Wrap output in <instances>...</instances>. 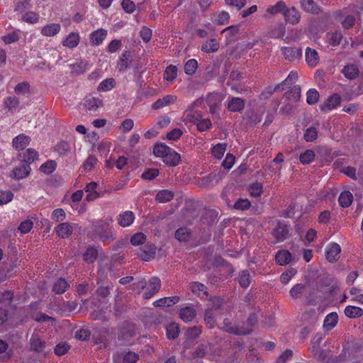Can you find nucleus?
Listing matches in <instances>:
<instances>
[{"label":"nucleus","instance_id":"obj_4","mask_svg":"<svg viewBox=\"0 0 363 363\" xmlns=\"http://www.w3.org/2000/svg\"><path fill=\"white\" fill-rule=\"evenodd\" d=\"M160 158L166 166L173 167L177 166L181 161V155L164 143L160 142Z\"/></svg>","mask_w":363,"mask_h":363},{"label":"nucleus","instance_id":"obj_2","mask_svg":"<svg viewBox=\"0 0 363 363\" xmlns=\"http://www.w3.org/2000/svg\"><path fill=\"white\" fill-rule=\"evenodd\" d=\"M111 221V218L93 221L91 223L92 238H98L104 242L114 240L113 228L109 225Z\"/></svg>","mask_w":363,"mask_h":363},{"label":"nucleus","instance_id":"obj_7","mask_svg":"<svg viewBox=\"0 0 363 363\" xmlns=\"http://www.w3.org/2000/svg\"><path fill=\"white\" fill-rule=\"evenodd\" d=\"M31 171L28 164L23 163L21 166L15 167L10 174V177L16 180H21L28 177Z\"/></svg>","mask_w":363,"mask_h":363},{"label":"nucleus","instance_id":"obj_53","mask_svg":"<svg viewBox=\"0 0 363 363\" xmlns=\"http://www.w3.org/2000/svg\"><path fill=\"white\" fill-rule=\"evenodd\" d=\"M116 86V82L113 78H108L102 81L97 90L99 91H107L112 89Z\"/></svg>","mask_w":363,"mask_h":363},{"label":"nucleus","instance_id":"obj_24","mask_svg":"<svg viewBox=\"0 0 363 363\" xmlns=\"http://www.w3.org/2000/svg\"><path fill=\"white\" fill-rule=\"evenodd\" d=\"M61 29L59 23H50L43 26L41 29V34L44 36H54L57 34Z\"/></svg>","mask_w":363,"mask_h":363},{"label":"nucleus","instance_id":"obj_1","mask_svg":"<svg viewBox=\"0 0 363 363\" xmlns=\"http://www.w3.org/2000/svg\"><path fill=\"white\" fill-rule=\"evenodd\" d=\"M203 102V99L202 98L196 99L186 111L188 120L196 125L197 130L200 132L208 130L212 125L211 121L209 118H202L201 111H194V108L196 106L201 105Z\"/></svg>","mask_w":363,"mask_h":363},{"label":"nucleus","instance_id":"obj_43","mask_svg":"<svg viewBox=\"0 0 363 363\" xmlns=\"http://www.w3.org/2000/svg\"><path fill=\"white\" fill-rule=\"evenodd\" d=\"M98 257V251L94 247H89L83 254V259L88 263H93Z\"/></svg>","mask_w":363,"mask_h":363},{"label":"nucleus","instance_id":"obj_54","mask_svg":"<svg viewBox=\"0 0 363 363\" xmlns=\"http://www.w3.org/2000/svg\"><path fill=\"white\" fill-rule=\"evenodd\" d=\"M57 167V163L54 160H48L40 167V170L45 174L52 173Z\"/></svg>","mask_w":363,"mask_h":363},{"label":"nucleus","instance_id":"obj_44","mask_svg":"<svg viewBox=\"0 0 363 363\" xmlns=\"http://www.w3.org/2000/svg\"><path fill=\"white\" fill-rule=\"evenodd\" d=\"M239 284L242 288H247L250 284V274L248 270L240 272L238 277Z\"/></svg>","mask_w":363,"mask_h":363},{"label":"nucleus","instance_id":"obj_55","mask_svg":"<svg viewBox=\"0 0 363 363\" xmlns=\"http://www.w3.org/2000/svg\"><path fill=\"white\" fill-rule=\"evenodd\" d=\"M30 84L28 82L18 83L14 88V91L17 95H25L30 92Z\"/></svg>","mask_w":363,"mask_h":363},{"label":"nucleus","instance_id":"obj_12","mask_svg":"<svg viewBox=\"0 0 363 363\" xmlns=\"http://www.w3.org/2000/svg\"><path fill=\"white\" fill-rule=\"evenodd\" d=\"M275 261L280 266H284L291 261V255L287 250H280L275 255Z\"/></svg>","mask_w":363,"mask_h":363},{"label":"nucleus","instance_id":"obj_56","mask_svg":"<svg viewBox=\"0 0 363 363\" xmlns=\"http://www.w3.org/2000/svg\"><path fill=\"white\" fill-rule=\"evenodd\" d=\"M297 273L296 269L294 268H289L284 272L280 276V281L283 284H287L291 278Z\"/></svg>","mask_w":363,"mask_h":363},{"label":"nucleus","instance_id":"obj_48","mask_svg":"<svg viewBox=\"0 0 363 363\" xmlns=\"http://www.w3.org/2000/svg\"><path fill=\"white\" fill-rule=\"evenodd\" d=\"M318 134L316 128L309 127L305 130L303 139L308 143L313 142L318 138Z\"/></svg>","mask_w":363,"mask_h":363},{"label":"nucleus","instance_id":"obj_13","mask_svg":"<svg viewBox=\"0 0 363 363\" xmlns=\"http://www.w3.org/2000/svg\"><path fill=\"white\" fill-rule=\"evenodd\" d=\"M55 230L60 238L65 239L72 235L73 228L69 223H62L55 228Z\"/></svg>","mask_w":363,"mask_h":363},{"label":"nucleus","instance_id":"obj_61","mask_svg":"<svg viewBox=\"0 0 363 363\" xmlns=\"http://www.w3.org/2000/svg\"><path fill=\"white\" fill-rule=\"evenodd\" d=\"M202 333V327L200 325L190 328L186 332V336L188 339H196Z\"/></svg>","mask_w":363,"mask_h":363},{"label":"nucleus","instance_id":"obj_50","mask_svg":"<svg viewBox=\"0 0 363 363\" xmlns=\"http://www.w3.org/2000/svg\"><path fill=\"white\" fill-rule=\"evenodd\" d=\"M38 159V152L33 148H28L26 150V152L24 155L23 162L28 164V165L30 166V164L32 162L37 160Z\"/></svg>","mask_w":363,"mask_h":363},{"label":"nucleus","instance_id":"obj_41","mask_svg":"<svg viewBox=\"0 0 363 363\" xmlns=\"http://www.w3.org/2000/svg\"><path fill=\"white\" fill-rule=\"evenodd\" d=\"M69 284L67 281L63 278L58 279L53 284L52 291L57 294H60L66 291Z\"/></svg>","mask_w":363,"mask_h":363},{"label":"nucleus","instance_id":"obj_64","mask_svg":"<svg viewBox=\"0 0 363 363\" xmlns=\"http://www.w3.org/2000/svg\"><path fill=\"white\" fill-rule=\"evenodd\" d=\"M22 20L28 23H35L39 20V15L35 12L28 11L23 15Z\"/></svg>","mask_w":363,"mask_h":363},{"label":"nucleus","instance_id":"obj_34","mask_svg":"<svg viewBox=\"0 0 363 363\" xmlns=\"http://www.w3.org/2000/svg\"><path fill=\"white\" fill-rule=\"evenodd\" d=\"M159 287V279L157 277L152 278L150 281V286L145 291L143 297L145 299L150 298L157 291Z\"/></svg>","mask_w":363,"mask_h":363},{"label":"nucleus","instance_id":"obj_37","mask_svg":"<svg viewBox=\"0 0 363 363\" xmlns=\"http://www.w3.org/2000/svg\"><path fill=\"white\" fill-rule=\"evenodd\" d=\"M219 48V43L216 39H211L206 41L201 46V51L206 53H212L216 52Z\"/></svg>","mask_w":363,"mask_h":363},{"label":"nucleus","instance_id":"obj_15","mask_svg":"<svg viewBox=\"0 0 363 363\" xmlns=\"http://www.w3.org/2000/svg\"><path fill=\"white\" fill-rule=\"evenodd\" d=\"M196 315V310L190 306H186L179 311V317L185 323L191 322Z\"/></svg>","mask_w":363,"mask_h":363},{"label":"nucleus","instance_id":"obj_22","mask_svg":"<svg viewBox=\"0 0 363 363\" xmlns=\"http://www.w3.org/2000/svg\"><path fill=\"white\" fill-rule=\"evenodd\" d=\"M284 16L286 21L292 24L297 23L301 17L299 12L294 7L289 9H285Z\"/></svg>","mask_w":363,"mask_h":363},{"label":"nucleus","instance_id":"obj_32","mask_svg":"<svg viewBox=\"0 0 363 363\" xmlns=\"http://www.w3.org/2000/svg\"><path fill=\"white\" fill-rule=\"evenodd\" d=\"M344 312L345 315L350 318H357L363 315V309L358 306H347Z\"/></svg>","mask_w":363,"mask_h":363},{"label":"nucleus","instance_id":"obj_49","mask_svg":"<svg viewBox=\"0 0 363 363\" xmlns=\"http://www.w3.org/2000/svg\"><path fill=\"white\" fill-rule=\"evenodd\" d=\"M297 79H298L297 72H294V71L290 72V73L289 74L286 79L284 82H282L281 84L276 86V87L274 88V91L279 89L280 87H281V89H284V85H285V84L291 85V84L295 83L296 81L297 80Z\"/></svg>","mask_w":363,"mask_h":363},{"label":"nucleus","instance_id":"obj_9","mask_svg":"<svg viewBox=\"0 0 363 363\" xmlns=\"http://www.w3.org/2000/svg\"><path fill=\"white\" fill-rule=\"evenodd\" d=\"M289 232V226L284 223L279 222L273 230L272 235L277 242L284 241Z\"/></svg>","mask_w":363,"mask_h":363},{"label":"nucleus","instance_id":"obj_52","mask_svg":"<svg viewBox=\"0 0 363 363\" xmlns=\"http://www.w3.org/2000/svg\"><path fill=\"white\" fill-rule=\"evenodd\" d=\"M319 93L315 89H310L306 93V102L309 105L315 104L319 100Z\"/></svg>","mask_w":363,"mask_h":363},{"label":"nucleus","instance_id":"obj_3","mask_svg":"<svg viewBox=\"0 0 363 363\" xmlns=\"http://www.w3.org/2000/svg\"><path fill=\"white\" fill-rule=\"evenodd\" d=\"M138 333L137 325L125 320L118 327L117 338L122 345H130Z\"/></svg>","mask_w":363,"mask_h":363},{"label":"nucleus","instance_id":"obj_57","mask_svg":"<svg viewBox=\"0 0 363 363\" xmlns=\"http://www.w3.org/2000/svg\"><path fill=\"white\" fill-rule=\"evenodd\" d=\"M19 104V99L15 96H8L4 101V106L9 111L18 107Z\"/></svg>","mask_w":363,"mask_h":363},{"label":"nucleus","instance_id":"obj_25","mask_svg":"<svg viewBox=\"0 0 363 363\" xmlns=\"http://www.w3.org/2000/svg\"><path fill=\"white\" fill-rule=\"evenodd\" d=\"M183 135V131L179 128H175L167 132L165 135H162L160 138L163 140H168L172 143V142L177 141L181 138Z\"/></svg>","mask_w":363,"mask_h":363},{"label":"nucleus","instance_id":"obj_16","mask_svg":"<svg viewBox=\"0 0 363 363\" xmlns=\"http://www.w3.org/2000/svg\"><path fill=\"white\" fill-rule=\"evenodd\" d=\"M30 138L24 134H20L13 139L12 145L13 147L17 150H21L26 148L30 143Z\"/></svg>","mask_w":363,"mask_h":363},{"label":"nucleus","instance_id":"obj_36","mask_svg":"<svg viewBox=\"0 0 363 363\" xmlns=\"http://www.w3.org/2000/svg\"><path fill=\"white\" fill-rule=\"evenodd\" d=\"M191 235V230L186 228H179L175 232V238L179 242H187L189 240Z\"/></svg>","mask_w":363,"mask_h":363},{"label":"nucleus","instance_id":"obj_59","mask_svg":"<svg viewBox=\"0 0 363 363\" xmlns=\"http://www.w3.org/2000/svg\"><path fill=\"white\" fill-rule=\"evenodd\" d=\"M70 349V345L65 342L58 343L54 348V352L57 356H62Z\"/></svg>","mask_w":363,"mask_h":363},{"label":"nucleus","instance_id":"obj_29","mask_svg":"<svg viewBox=\"0 0 363 363\" xmlns=\"http://www.w3.org/2000/svg\"><path fill=\"white\" fill-rule=\"evenodd\" d=\"M338 321L337 313L332 312L326 315L323 322V326L327 330H330L335 327Z\"/></svg>","mask_w":363,"mask_h":363},{"label":"nucleus","instance_id":"obj_28","mask_svg":"<svg viewBox=\"0 0 363 363\" xmlns=\"http://www.w3.org/2000/svg\"><path fill=\"white\" fill-rule=\"evenodd\" d=\"M166 329V335L167 339L169 340H174L176 339L180 333L179 326L177 323L173 322L169 323L165 327Z\"/></svg>","mask_w":363,"mask_h":363},{"label":"nucleus","instance_id":"obj_18","mask_svg":"<svg viewBox=\"0 0 363 363\" xmlns=\"http://www.w3.org/2000/svg\"><path fill=\"white\" fill-rule=\"evenodd\" d=\"M220 328L225 332H228L233 335H246L249 333L241 332L237 326L233 325L232 322L228 318H225L223 320V325Z\"/></svg>","mask_w":363,"mask_h":363},{"label":"nucleus","instance_id":"obj_60","mask_svg":"<svg viewBox=\"0 0 363 363\" xmlns=\"http://www.w3.org/2000/svg\"><path fill=\"white\" fill-rule=\"evenodd\" d=\"M230 21V14L225 11L218 13L215 17V22L218 25H225Z\"/></svg>","mask_w":363,"mask_h":363},{"label":"nucleus","instance_id":"obj_6","mask_svg":"<svg viewBox=\"0 0 363 363\" xmlns=\"http://www.w3.org/2000/svg\"><path fill=\"white\" fill-rule=\"evenodd\" d=\"M30 350L36 353H46V342L38 333H33L29 340Z\"/></svg>","mask_w":363,"mask_h":363},{"label":"nucleus","instance_id":"obj_10","mask_svg":"<svg viewBox=\"0 0 363 363\" xmlns=\"http://www.w3.org/2000/svg\"><path fill=\"white\" fill-rule=\"evenodd\" d=\"M341 247L336 242L329 243L325 248V257L330 262H335L339 258Z\"/></svg>","mask_w":363,"mask_h":363},{"label":"nucleus","instance_id":"obj_47","mask_svg":"<svg viewBox=\"0 0 363 363\" xmlns=\"http://www.w3.org/2000/svg\"><path fill=\"white\" fill-rule=\"evenodd\" d=\"M198 68V62L195 59H190L184 64V72L187 75H193Z\"/></svg>","mask_w":363,"mask_h":363},{"label":"nucleus","instance_id":"obj_39","mask_svg":"<svg viewBox=\"0 0 363 363\" xmlns=\"http://www.w3.org/2000/svg\"><path fill=\"white\" fill-rule=\"evenodd\" d=\"M226 143H219L212 147L211 154L216 159L220 160L226 151Z\"/></svg>","mask_w":363,"mask_h":363},{"label":"nucleus","instance_id":"obj_31","mask_svg":"<svg viewBox=\"0 0 363 363\" xmlns=\"http://www.w3.org/2000/svg\"><path fill=\"white\" fill-rule=\"evenodd\" d=\"M79 43V35L77 33H69L66 38L63 40L62 44L64 46L74 48H76Z\"/></svg>","mask_w":363,"mask_h":363},{"label":"nucleus","instance_id":"obj_14","mask_svg":"<svg viewBox=\"0 0 363 363\" xmlns=\"http://www.w3.org/2000/svg\"><path fill=\"white\" fill-rule=\"evenodd\" d=\"M245 107V101L239 97L228 98V108L232 112H238Z\"/></svg>","mask_w":363,"mask_h":363},{"label":"nucleus","instance_id":"obj_45","mask_svg":"<svg viewBox=\"0 0 363 363\" xmlns=\"http://www.w3.org/2000/svg\"><path fill=\"white\" fill-rule=\"evenodd\" d=\"M204 323L210 329H213L216 326V321L214 318L213 311H211V309H206L204 311Z\"/></svg>","mask_w":363,"mask_h":363},{"label":"nucleus","instance_id":"obj_11","mask_svg":"<svg viewBox=\"0 0 363 363\" xmlns=\"http://www.w3.org/2000/svg\"><path fill=\"white\" fill-rule=\"evenodd\" d=\"M135 220V215L131 211L122 212L118 215V223L120 226L125 228L130 226Z\"/></svg>","mask_w":363,"mask_h":363},{"label":"nucleus","instance_id":"obj_38","mask_svg":"<svg viewBox=\"0 0 363 363\" xmlns=\"http://www.w3.org/2000/svg\"><path fill=\"white\" fill-rule=\"evenodd\" d=\"M315 154L313 150H306L299 155V161L303 164H309L315 160Z\"/></svg>","mask_w":363,"mask_h":363},{"label":"nucleus","instance_id":"obj_58","mask_svg":"<svg viewBox=\"0 0 363 363\" xmlns=\"http://www.w3.org/2000/svg\"><path fill=\"white\" fill-rule=\"evenodd\" d=\"M301 6L307 12L316 13L318 10V6L313 0H303Z\"/></svg>","mask_w":363,"mask_h":363},{"label":"nucleus","instance_id":"obj_62","mask_svg":"<svg viewBox=\"0 0 363 363\" xmlns=\"http://www.w3.org/2000/svg\"><path fill=\"white\" fill-rule=\"evenodd\" d=\"M286 9L285 3L283 1L277 2L274 6H269L267 9V12L270 14H275L277 13H283Z\"/></svg>","mask_w":363,"mask_h":363},{"label":"nucleus","instance_id":"obj_30","mask_svg":"<svg viewBox=\"0 0 363 363\" xmlns=\"http://www.w3.org/2000/svg\"><path fill=\"white\" fill-rule=\"evenodd\" d=\"M342 73L348 79H354L359 74V69L355 65H348L343 67Z\"/></svg>","mask_w":363,"mask_h":363},{"label":"nucleus","instance_id":"obj_33","mask_svg":"<svg viewBox=\"0 0 363 363\" xmlns=\"http://www.w3.org/2000/svg\"><path fill=\"white\" fill-rule=\"evenodd\" d=\"M353 201V195L349 191H345L342 192L338 198V201L342 208H347L349 207Z\"/></svg>","mask_w":363,"mask_h":363},{"label":"nucleus","instance_id":"obj_51","mask_svg":"<svg viewBox=\"0 0 363 363\" xmlns=\"http://www.w3.org/2000/svg\"><path fill=\"white\" fill-rule=\"evenodd\" d=\"M251 202L247 199H238L233 204V208L238 211H245L250 208Z\"/></svg>","mask_w":363,"mask_h":363},{"label":"nucleus","instance_id":"obj_20","mask_svg":"<svg viewBox=\"0 0 363 363\" xmlns=\"http://www.w3.org/2000/svg\"><path fill=\"white\" fill-rule=\"evenodd\" d=\"M84 105L86 108L89 111H96L98 108L103 105V102L102 100L99 98L92 96H88L84 100Z\"/></svg>","mask_w":363,"mask_h":363},{"label":"nucleus","instance_id":"obj_17","mask_svg":"<svg viewBox=\"0 0 363 363\" xmlns=\"http://www.w3.org/2000/svg\"><path fill=\"white\" fill-rule=\"evenodd\" d=\"M156 253V247L150 245H145L138 252V257L143 261H149L154 258Z\"/></svg>","mask_w":363,"mask_h":363},{"label":"nucleus","instance_id":"obj_8","mask_svg":"<svg viewBox=\"0 0 363 363\" xmlns=\"http://www.w3.org/2000/svg\"><path fill=\"white\" fill-rule=\"evenodd\" d=\"M281 51L285 60L289 62L295 61L302 56V50L296 47H282Z\"/></svg>","mask_w":363,"mask_h":363},{"label":"nucleus","instance_id":"obj_19","mask_svg":"<svg viewBox=\"0 0 363 363\" xmlns=\"http://www.w3.org/2000/svg\"><path fill=\"white\" fill-rule=\"evenodd\" d=\"M343 35L340 30H336L335 32H328L326 34L327 43L333 47L337 46L340 44L342 40Z\"/></svg>","mask_w":363,"mask_h":363},{"label":"nucleus","instance_id":"obj_5","mask_svg":"<svg viewBox=\"0 0 363 363\" xmlns=\"http://www.w3.org/2000/svg\"><path fill=\"white\" fill-rule=\"evenodd\" d=\"M342 103V97L337 94L335 93L330 96L323 104L320 105L321 111H330L337 108Z\"/></svg>","mask_w":363,"mask_h":363},{"label":"nucleus","instance_id":"obj_35","mask_svg":"<svg viewBox=\"0 0 363 363\" xmlns=\"http://www.w3.org/2000/svg\"><path fill=\"white\" fill-rule=\"evenodd\" d=\"M284 96L290 101H298L301 98V86L299 85L294 86L285 93Z\"/></svg>","mask_w":363,"mask_h":363},{"label":"nucleus","instance_id":"obj_46","mask_svg":"<svg viewBox=\"0 0 363 363\" xmlns=\"http://www.w3.org/2000/svg\"><path fill=\"white\" fill-rule=\"evenodd\" d=\"M223 303V298L218 296H214L210 299L208 306L206 309H211V311H218L222 308Z\"/></svg>","mask_w":363,"mask_h":363},{"label":"nucleus","instance_id":"obj_21","mask_svg":"<svg viewBox=\"0 0 363 363\" xmlns=\"http://www.w3.org/2000/svg\"><path fill=\"white\" fill-rule=\"evenodd\" d=\"M305 57L306 62L309 66L315 67L317 65L319 60V57L318 52L315 50L311 48H307L306 49Z\"/></svg>","mask_w":363,"mask_h":363},{"label":"nucleus","instance_id":"obj_27","mask_svg":"<svg viewBox=\"0 0 363 363\" xmlns=\"http://www.w3.org/2000/svg\"><path fill=\"white\" fill-rule=\"evenodd\" d=\"M107 31L104 29H99L93 32L90 35V41L93 45H99L105 39Z\"/></svg>","mask_w":363,"mask_h":363},{"label":"nucleus","instance_id":"obj_23","mask_svg":"<svg viewBox=\"0 0 363 363\" xmlns=\"http://www.w3.org/2000/svg\"><path fill=\"white\" fill-rule=\"evenodd\" d=\"M191 290L193 294L199 297L204 298L208 296L206 286L200 282H192L190 285Z\"/></svg>","mask_w":363,"mask_h":363},{"label":"nucleus","instance_id":"obj_63","mask_svg":"<svg viewBox=\"0 0 363 363\" xmlns=\"http://www.w3.org/2000/svg\"><path fill=\"white\" fill-rule=\"evenodd\" d=\"M55 151L60 155H66L70 151V145L66 141H61L56 145Z\"/></svg>","mask_w":363,"mask_h":363},{"label":"nucleus","instance_id":"obj_26","mask_svg":"<svg viewBox=\"0 0 363 363\" xmlns=\"http://www.w3.org/2000/svg\"><path fill=\"white\" fill-rule=\"evenodd\" d=\"M130 52L124 51L121 55L118 62V68L119 71H124L130 66L131 64Z\"/></svg>","mask_w":363,"mask_h":363},{"label":"nucleus","instance_id":"obj_42","mask_svg":"<svg viewBox=\"0 0 363 363\" xmlns=\"http://www.w3.org/2000/svg\"><path fill=\"white\" fill-rule=\"evenodd\" d=\"M177 76V67L174 65H169L164 70L163 77L164 79L172 83Z\"/></svg>","mask_w":363,"mask_h":363},{"label":"nucleus","instance_id":"obj_40","mask_svg":"<svg viewBox=\"0 0 363 363\" xmlns=\"http://www.w3.org/2000/svg\"><path fill=\"white\" fill-rule=\"evenodd\" d=\"M250 195L252 197H259L263 192V185L259 182H253L247 188Z\"/></svg>","mask_w":363,"mask_h":363}]
</instances>
